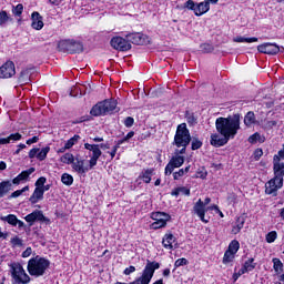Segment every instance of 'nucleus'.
Returning <instances> with one entry per match:
<instances>
[{
  "label": "nucleus",
  "instance_id": "nucleus-34",
  "mask_svg": "<svg viewBox=\"0 0 284 284\" xmlns=\"http://www.w3.org/2000/svg\"><path fill=\"white\" fill-rule=\"evenodd\" d=\"M74 155L72 153H65L60 158L61 163H65L67 165H72L74 163Z\"/></svg>",
  "mask_w": 284,
  "mask_h": 284
},
{
  "label": "nucleus",
  "instance_id": "nucleus-32",
  "mask_svg": "<svg viewBox=\"0 0 284 284\" xmlns=\"http://www.w3.org/2000/svg\"><path fill=\"white\" fill-rule=\"evenodd\" d=\"M234 43H256L258 38H245L243 36H236L233 38Z\"/></svg>",
  "mask_w": 284,
  "mask_h": 284
},
{
  "label": "nucleus",
  "instance_id": "nucleus-27",
  "mask_svg": "<svg viewBox=\"0 0 284 284\" xmlns=\"http://www.w3.org/2000/svg\"><path fill=\"white\" fill-rule=\"evenodd\" d=\"M29 201L32 205L39 203V201H43V190L36 187Z\"/></svg>",
  "mask_w": 284,
  "mask_h": 284
},
{
  "label": "nucleus",
  "instance_id": "nucleus-7",
  "mask_svg": "<svg viewBox=\"0 0 284 284\" xmlns=\"http://www.w3.org/2000/svg\"><path fill=\"white\" fill-rule=\"evenodd\" d=\"M111 48L114 50H120V52H128V50H132V43L128 38L122 37H113L110 41Z\"/></svg>",
  "mask_w": 284,
  "mask_h": 284
},
{
  "label": "nucleus",
  "instance_id": "nucleus-36",
  "mask_svg": "<svg viewBox=\"0 0 284 284\" xmlns=\"http://www.w3.org/2000/svg\"><path fill=\"white\" fill-rule=\"evenodd\" d=\"M244 225H245V220L239 217L236 225H234L232 229V234H239V232H241V230H243Z\"/></svg>",
  "mask_w": 284,
  "mask_h": 284
},
{
  "label": "nucleus",
  "instance_id": "nucleus-2",
  "mask_svg": "<svg viewBox=\"0 0 284 284\" xmlns=\"http://www.w3.org/2000/svg\"><path fill=\"white\" fill-rule=\"evenodd\" d=\"M48 267H50V260L37 255L29 260L27 271L30 276L39 278V276H43L45 274Z\"/></svg>",
  "mask_w": 284,
  "mask_h": 284
},
{
  "label": "nucleus",
  "instance_id": "nucleus-3",
  "mask_svg": "<svg viewBox=\"0 0 284 284\" xmlns=\"http://www.w3.org/2000/svg\"><path fill=\"white\" fill-rule=\"evenodd\" d=\"M159 267H161V264L158 262H148L140 277L133 282L122 284H150V281H152V277L154 276V272H156Z\"/></svg>",
  "mask_w": 284,
  "mask_h": 284
},
{
  "label": "nucleus",
  "instance_id": "nucleus-48",
  "mask_svg": "<svg viewBox=\"0 0 284 284\" xmlns=\"http://www.w3.org/2000/svg\"><path fill=\"white\" fill-rule=\"evenodd\" d=\"M276 125H278V121L270 120L264 123L263 128L264 130H273L274 128H276Z\"/></svg>",
  "mask_w": 284,
  "mask_h": 284
},
{
  "label": "nucleus",
  "instance_id": "nucleus-38",
  "mask_svg": "<svg viewBox=\"0 0 284 284\" xmlns=\"http://www.w3.org/2000/svg\"><path fill=\"white\" fill-rule=\"evenodd\" d=\"M240 247H241V244L239 243V241L233 240L230 243L227 251L232 252L233 254H236V252H239Z\"/></svg>",
  "mask_w": 284,
  "mask_h": 284
},
{
  "label": "nucleus",
  "instance_id": "nucleus-11",
  "mask_svg": "<svg viewBox=\"0 0 284 284\" xmlns=\"http://www.w3.org/2000/svg\"><path fill=\"white\" fill-rule=\"evenodd\" d=\"M184 163H185V158L181 155L173 156L165 166V170H164L165 176H169L170 174H172L175 168H181V165H183Z\"/></svg>",
  "mask_w": 284,
  "mask_h": 284
},
{
  "label": "nucleus",
  "instance_id": "nucleus-33",
  "mask_svg": "<svg viewBox=\"0 0 284 284\" xmlns=\"http://www.w3.org/2000/svg\"><path fill=\"white\" fill-rule=\"evenodd\" d=\"M31 71H32V69H24L21 71L20 78H19L20 83H28L30 81V72Z\"/></svg>",
  "mask_w": 284,
  "mask_h": 284
},
{
  "label": "nucleus",
  "instance_id": "nucleus-8",
  "mask_svg": "<svg viewBox=\"0 0 284 284\" xmlns=\"http://www.w3.org/2000/svg\"><path fill=\"white\" fill-rule=\"evenodd\" d=\"M281 187H283V179H278L274 175V178L271 179L265 184V194H270L271 196H276Z\"/></svg>",
  "mask_w": 284,
  "mask_h": 284
},
{
  "label": "nucleus",
  "instance_id": "nucleus-42",
  "mask_svg": "<svg viewBox=\"0 0 284 284\" xmlns=\"http://www.w3.org/2000/svg\"><path fill=\"white\" fill-rule=\"evenodd\" d=\"M61 181L63 183V185H72V183H74V178H72V175L64 173L61 176Z\"/></svg>",
  "mask_w": 284,
  "mask_h": 284
},
{
  "label": "nucleus",
  "instance_id": "nucleus-28",
  "mask_svg": "<svg viewBox=\"0 0 284 284\" xmlns=\"http://www.w3.org/2000/svg\"><path fill=\"white\" fill-rule=\"evenodd\" d=\"M92 116H103L105 115V109L103 106V102L97 103L90 111Z\"/></svg>",
  "mask_w": 284,
  "mask_h": 284
},
{
  "label": "nucleus",
  "instance_id": "nucleus-14",
  "mask_svg": "<svg viewBox=\"0 0 284 284\" xmlns=\"http://www.w3.org/2000/svg\"><path fill=\"white\" fill-rule=\"evenodd\" d=\"M205 212H207V207H205V204L199 200L193 206V213L199 216L202 223H210V220L205 219Z\"/></svg>",
  "mask_w": 284,
  "mask_h": 284
},
{
  "label": "nucleus",
  "instance_id": "nucleus-31",
  "mask_svg": "<svg viewBox=\"0 0 284 284\" xmlns=\"http://www.w3.org/2000/svg\"><path fill=\"white\" fill-rule=\"evenodd\" d=\"M254 123H256V115L254 114V112L248 111L244 116V124L246 125V128H252Z\"/></svg>",
  "mask_w": 284,
  "mask_h": 284
},
{
  "label": "nucleus",
  "instance_id": "nucleus-10",
  "mask_svg": "<svg viewBox=\"0 0 284 284\" xmlns=\"http://www.w3.org/2000/svg\"><path fill=\"white\" fill-rule=\"evenodd\" d=\"M152 219L155 221L152 224L153 230H160V227H165V225H168V221H170V214L164 212H155L152 213Z\"/></svg>",
  "mask_w": 284,
  "mask_h": 284
},
{
  "label": "nucleus",
  "instance_id": "nucleus-64",
  "mask_svg": "<svg viewBox=\"0 0 284 284\" xmlns=\"http://www.w3.org/2000/svg\"><path fill=\"white\" fill-rule=\"evenodd\" d=\"M179 194H181V187H178L171 192L172 196H179Z\"/></svg>",
  "mask_w": 284,
  "mask_h": 284
},
{
  "label": "nucleus",
  "instance_id": "nucleus-45",
  "mask_svg": "<svg viewBox=\"0 0 284 284\" xmlns=\"http://www.w3.org/2000/svg\"><path fill=\"white\" fill-rule=\"evenodd\" d=\"M244 270H246L247 272H252V270H254L256 267V263H254V258H248L244 265H243Z\"/></svg>",
  "mask_w": 284,
  "mask_h": 284
},
{
  "label": "nucleus",
  "instance_id": "nucleus-46",
  "mask_svg": "<svg viewBox=\"0 0 284 284\" xmlns=\"http://www.w3.org/2000/svg\"><path fill=\"white\" fill-rule=\"evenodd\" d=\"M200 50L204 54H207L210 52H214V47L210 43H203V44L200 45Z\"/></svg>",
  "mask_w": 284,
  "mask_h": 284
},
{
  "label": "nucleus",
  "instance_id": "nucleus-50",
  "mask_svg": "<svg viewBox=\"0 0 284 284\" xmlns=\"http://www.w3.org/2000/svg\"><path fill=\"white\" fill-rule=\"evenodd\" d=\"M186 121L189 125H196V118L194 116V113L186 112Z\"/></svg>",
  "mask_w": 284,
  "mask_h": 284
},
{
  "label": "nucleus",
  "instance_id": "nucleus-55",
  "mask_svg": "<svg viewBox=\"0 0 284 284\" xmlns=\"http://www.w3.org/2000/svg\"><path fill=\"white\" fill-rule=\"evenodd\" d=\"M124 125H125V128H132V125H134V118L128 116V118L124 120Z\"/></svg>",
  "mask_w": 284,
  "mask_h": 284
},
{
  "label": "nucleus",
  "instance_id": "nucleus-59",
  "mask_svg": "<svg viewBox=\"0 0 284 284\" xmlns=\"http://www.w3.org/2000/svg\"><path fill=\"white\" fill-rule=\"evenodd\" d=\"M133 272H136V267L134 266H129L124 270L125 276H130V274H133Z\"/></svg>",
  "mask_w": 284,
  "mask_h": 284
},
{
  "label": "nucleus",
  "instance_id": "nucleus-22",
  "mask_svg": "<svg viewBox=\"0 0 284 284\" xmlns=\"http://www.w3.org/2000/svg\"><path fill=\"white\" fill-rule=\"evenodd\" d=\"M33 172H34V168H30L26 171H22L17 178L12 180L11 183L13 185H20L22 181H28V179L30 178V174H33Z\"/></svg>",
  "mask_w": 284,
  "mask_h": 284
},
{
  "label": "nucleus",
  "instance_id": "nucleus-35",
  "mask_svg": "<svg viewBox=\"0 0 284 284\" xmlns=\"http://www.w3.org/2000/svg\"><path fill=\"white\" fill-rule=\"evenodd\" d=\"M81 140V136L80 135H74L73 138L69 139L67 142H65V149H71V148H74V145H77L79 143V141Z\"/></svg>",
  "mask_w": 284,
  "mask_h": 284
},
{
  "label": "nucleus",
  "instance_id": "nucleus-53",
  "mask_svg": "<svg viewBox=\"0 0 284 284\" xmlns=\"http://www.w3.org/2000/svg\"><path fill=\"white\" fill-rule=\"evenodd\" d=\"M9 143H14V141H21V133H12L8 136Z\"/></svg>",
  "mask_w": 284,
  "mask_h": 284
},
{
  "label": "nucleus",
  "instance_id": "nucleus-39",
  "mask_svg": "<svg viewBox=\"0 0 284 284\" xmlns=\"http://www.w3.org/2000/svg\"><path fill=\"white\" fill-rule=\"evenodd\" d=\"M273 267L276 274H281V272H283V262L276 257L273 258Z\"/></svg>",
  "mask_w": 284,
  "mask_h": 284
},
{
  "label": "nucleus",
  "instance_id": "nucleus-43",
  "mask_svg": "<svg viewBox=\"0 0 284 284\" xmlns=\"http://www.w3.org/2000/svg\"><path fill=\"white\" fill-rule=\"evenodd\" d=\"M48 152H50V146L43 148L42 150H39L37 159L39 161H45V158L48 156Z\"/></svg>",
  "mask_w": 284,
  "mask_h": 284
},
{
  "label": "nucleus",
  "instance_id": "nucleus-18",
  "mask_svg": "<svg viewBox=\"0 0 284 284\" xmlns=\"http://www.w3.org/2000/svg\"><path fill=\"white\" fill-rule=\"evenodd\" d=\"M273 161H274L273 170H274L275 178L283 179V176H284V163L278 162V161H281L278 155H274Z\"/></svg>",
  "mask_w": 284,
  "mask_h": 284
},
{
  "label": "nucleus",
  "instance_id": "nucleus-63",
  "mask_svg": "<svg viewBox=\"0 0 284 284\" xmlns=\"http://www.w3.org/2000/svg\"><path fill=\"white\" fill-rule=\"evenodd\" d=\"M39 141V136H33L27 140V145H32V143H37Z\"/></svg>",
  "mask_w": 284,
  "mask_h": 284
},
{
  "label": "nucleus",
  "instance_id": "nucleus-1",
  "mask_svg": "<svg viewBox=\"0 0 284 284\" xmlns=\"http://www.w3.org/2000/svg\"><path fill=\"white\" fill-rule=\"evenodd\" d=\"M215 128L221 136L234 139L241 130V114L236 113L227 118H217Z\"/></svg>",
  "mask_w": 284,
  "mask_h": 284
},
{
  "label": "nucleus",
  "instance_id": "nucleus-62",
  "mask_svg": "<svg viewBox=\"0 0 284 284\" xmlns=\"http://www.w3.org/2000/svg\"><path fill=\"white\" fill-rule=\"evenodd\" d=\"M254 154H255L256 161H258V159H261L263 156V150L257 149V150H255Z\"/></svg>",
  "mask_w": 284,
  "mask_h": 284
},
{
  "label": "nucleus",
  "instance_id": "nucleus-24",
  "mask_svg": "<svg viewBox=\"0 0 284 284\" xmlns=\"http://www.w3.org/2000/svg\"><path fill=\"white\" fill-rule=\"evenodd\" d=\"M176 242V237L172 233L165 234L162 240V245L165 250H173L174 243Z\"/></svg>",
  "mask_w": 284,
  "mask_h": 284
},
{
  "label": "nucleus",
  "instance_id": "nucleus-60",
  "mask_svg": "<svg viewBox=\"0 0 284 284\" xmlns=\"http://www.w3.org/2000/svg\"><path fill=\"white\" fill-rule=\"evenodd\" d=\"M32 254V247H27L24 252H22V258H28Z\"/></svg>",
  "mask_w": 284,
  "mask_h": 284
},
{
  "label": "nucleus",
  "instance_id": "nucleus-16",
  "mask_svg": "<svg viewBox=\"0 0 284 284\" xmlns=\"http://www.w3.org/2000/svg\"><path fill=\"white\" fill-rule=\"evenodd\" d=\"M71 165L72 170H74V172H77L78 174H85V172L90 170L88 166H85V161L79 158H74Z\"/></svg>",
  "mask_w": 284,
  "mask_h": 284
},
{
  "label": "nucleus",
  "instance_id": "nucleus-58",
  "mask_svg": "<svg viewBox=\"0 0 284 284\" xmlns=\"http://www.w3.org/2000/svg\"><path fill=\"white\" fill-rule=\"evenodd\" d=\"M39 154V149H31L29 152V159H37Z\"/></svg>",
  "mask_w": 284,
  "mask_h": 284
},
{
  "label": "nucleus",
  "instance_id": "nucleus-56",
  "mask_svg": "<svg viewBox=\"0 0 284 284\" xmlns=\"http://www.w3.org/2000/svg\"><path fill=\"white\" fill-rule=\"evenodd\" d=\"M45 181H47V179H45L44 176L39 178V179L37 180V182H36V187H42V186H44V185H45Z\"/></svg>",
  "mask_w": 284,
  "mask_h": 284
},
{
  "label": "nucleus",
  "instance_id": "nucleus-5",
  "mask_svg": "<svg viewBox=\"0 0 284 284\" xmlns=\"http://www.w3.org/2000/svg\"><path fill=\"white\" fill-rule=\"evenodd\" d=\"M11 277H12L13 284L30 283V275H28V273H26V270L19 263L11 264Z\"/></svg>",
  "mask_w": 284,
  "mask_h": 284
},
{
  "label": "nucleus",
  "instance_id": "nucleus-23",
  "mask_svg": "<svg viewBox=\"0 0 284 284\" xmlns=\"http://www.w3.org/2000/svg\"><path fill=\"white\" fill-rule=\"evenodd\" d=\"M154 176V169H144L136 181H143V183H150Z\"/></svg>",
  "mask_w": 284,
  "mask_h": 284
},
{
  "label": "nucleus",
  "instance_id": "nucleus-41",
  "mask_svg": "<svg viewBox=\"0 0 284 284\" xmlns=\"http://www.w3.org/2000/svg\"><path fill=\"white\" fill-rule=\"evenodd\" d=\"M202 146H203V142L199 140V138H191L192 150H201Z\"/></svg>",
  "mask_w": 284,
  "mask_h": 284
},
{
  "label": "nucleus",
  "instance_id": "nucleus-13",
  "mask_svg": "<svg viewBox=\"0 0 284 284\" xmlns=\"http://www.w3.org/2000/svg\"><path fill=\"white\" fill-rule=\"evenodd\" d=\"M14 74H17L14 62L7 61L2 67H0V79H11Z\"/></svg>",
  "mask_w": 284,
  "mask_h": 284
},
{
  "label": "nucleus",
  "instance_id": "nucleus-61",
  "mask_svg": "<svg viewBox=\"0 0 284 284\" xmlns=\"http://www.w3.org/2000/svg\"><path fill=\"white\" fill-rule=\"evenodd\" d=\"M180 194H183L184 196H190V189L185 186L180 187Z\"/></svg>",
  "mask_w": 284,
  "mask_h": 284
},
{
  "label": "nucleus",
  "instance_id": "nucleus-21",
  "mask_svg": "<svg viewBox=\"0 0 284 284\" xmlns=\"http://www.w3.org/2000/svg\"><path fill=\"white\" fill-rule=\"evenodd\" d=\"M31 28L33 30H43V17L39 12H33L31 14Z\"/></svg>",
  "mask_w": 284,
  "mask_h": 284
},
{
  "label": "nucleus",
  "instance_id": "nucleus-15",
  "mask_svg": "<svg viewBox=\"0 0 284 284\" xmlns=\"http://www.w3.org/2000/svg\"><path fill=\"white\" fill-rule=\"evenodd\" d=\"M257 50L263 54H278V52H281V47L276 43H264L260 44Z\"/></svg>",
  "mask_w": 284,
  "mask_h": 284
},
{
  "label": "nucleus",
  "instance_id": "nucleus-6",
  "mask_svg": "<svg viewBox=\"0 0 284 284\" xmlns=\"http://www.w3.org/2000/svg\"><path fill=\"white\" fill-rule=\"evenodd\" d=\"M60 52H69V54H77L83 52V43L74 40H62L58 43Z\"/></svg>",
  "mask_w": 284,
  "mask_h": 284
},
{
  "label": "nucleus",
  "instance_id": "nucleus-52",
  "mask_svg": "<svg viewBox=\"0 0 284 284\" xmlns=\"http://www.w3.org/2000/svg\"><path fill=\"white\" fill-rule=\"evenodd\" d=\"M276 237H277L276 231H272V232L266 234V242L267 243H274V241H276Z\"/></svg>",
  "mask_w": 284,
  "mask_h": 284
},
{
  "label": "nucleus",
  "instance_id": "nucleus-4",
  "mask_svg": "<svg viewBox=\"0 0 284 284\" xmlns=\"http://www.w3.org/2000/svg\"><path fill=\"white\" fill-rule=\"evenodd\" d=\"M190 141H192V136L190 135V130H187V124L181 123L176 129L174 143L176 148H187Z\"/></svg>",
  "mask_w": 284,
  "mask_h": 284
},
{
  "label": "nucleus",
  "instance_id": "nucleus-19",
  "mask_svg": "<svg viewBox=\"0 0 284 284\" xmlns=\"http://www.w3.org/2000/svg\"><path fill=\"white\" fill-rule=\"evenodd\" d=\"M24 220L29 225H34L36 221H45V216L42 211L36 210L32 213L28 214Z\"/></svg>",
  "mask_w": 284,
  "mask_h": 284
},
{
  "label": "nucleus",
  "instance_id": "nucleus-57",
  "mask_svg": "<svg viewBox=\"0 0 284 284\" xmlns=\"http://www.w3.org/2000/svg\"><path fill=\"white\" fill-rule=\"evenodd\" d=\"M185 8H187V10H193L194 12V10H196V4L194 3V1L189 0L185 2Z\"/></svg>",
  "mask_w": 284,
  "mask_h": 284
},
{
  "label": "nucleus",
  "instance_id": "nucleus-47",
  "mask_svg": "<svg viewBox=\"0 0 284 284\" xmlns=\"http://www.w3.org/2000/svg\"><path fill=\"white\" fill-rule=\"evenodd\" d=\"M235 253L226 251L224 253L223 263H232L234 261Z\"/></svg>",
  "mask_w": 284,
  "mask_h": 284
},
{
  "label": "nucleus",
  "instance_id": "nucleus-44",
  "mask_svg": "<svg viewBox=\"0 0 284 284\" xmlns=\"http://www.w3.org/2000/svg\"><path fill=\"white\" fill-rule=\"evenodd\" d=\"M11 12L14 17H21L23 14V4L13 6Z\"/></svg>",
  "mask_w": 284,
  "mask_h": 284
},
{
  "label": "nucleus",
  "instance_id": "nucleus-20",
  "mask_svg": "<svg viewBox=\"0 0 284 284\" xmlns=\"http://www.w3.org/2000/svg\"><path fill=\"white\" fill-rule=\"evenodd\" d=\"M230 139L227 136H221L216 133L211 135V145L213 148H223V145H227Z\"/></svg>",
  "mask_w": 284,
  "mask_h": 284
},
{
  "label": "nucleus",
  "instance_id": "nucleus-37",
  "mask_svg": "<svg viewBox=\"0 0 284 284\" xmlns=\"http://www.w3.org/2000/svg\"><path fill=\"white\" fill-rule=\"evenodd\" d=\"M187 172H190V165L186 166L185 169H180L179 172H174L173 173L174 181H179V179H181V176H185Z\"/></svg>",
  "mask_w": 284,
  "mask_h": 284
},
{
  "label": "nucleus",
  "instance_id": "nucleus-26",
  "mask_svg": "<svg viewBox=\"0 0 284 284\" xmlns=\"http://www.w3.org/2000/svg\"><path fill=\"white\" fill-rule=\"evenodd\" d=\"M104 108V114H112L116 110V100H104L102 101Z\"/></svg>",
  "mask_w": 284,
  "mask_h": 284
},
{
  "label": "nucleus",
  "instance_id": "nucleus-9",
  "mask_svg": "<svg viewBox=\"0 0 284 284\" xmlns=\"http://www.w3.org/2000/svg\"><path fill=\"white\" fill-rule=\"evenodd\" d=\"M84 148L85 150H89V152H92L91 159L89 161V168L90 170H92L97 165L99 159L101 158V154H102L101 149L99 144H90V143H85Z\"/></svg>",
  "mask_w": 284,
  "mask_h": 284
},
{
  "label": "nucleus",
  "instance_id": "nucleus-12",
  "mask_svg": "<svg viewBox=\"0 0 284 284\" xmlns=\"http://www.w3.org/2000/svg\"><path fill=\"white\" fill-rule=\"evenodd\" d=\"M126 39L134 45H148V43H150V38L143 33H130L126 34Z\"/></svg>",
  "mask_w": 284,
  "mask_h": 284
},
{
  "label": "nucleus",
  "instance_id": "nucleus-25",
  "mask_svg": "<svg viewBox=\"0 0 284 284\" xmlns=\"http://www.w3.org/2000/svg\"><path fill=\"white\" fill-rule=\"evenodd\" d=\"M210 11V2H206L205 0L203 2H200L199 4H196L195 9H194V13L196 17H201L203 14H205V12Z\"/></svg>",
  "mask_w": 284,
  "mask_h": 284
},
{
  "label": "nucleus",
  "instance_id": "nucleus-29",
  "mask_svg": "<svg viewBox=\"0 0 284 284\" xmlns=\"http://www.w3.org/2000/svg\"><path fill=\"white\" fill-rule=\"evenodd\" d=\"M10 190H12V182L10 180L2 181L0 183V199H3Z\"/></svg>",
  "mask_w": 284,
  "mask_h": 284
},
{
  "label": "nucleus",
  "instance_id": "nucleus-40",
  "mask_svg": "<svg viewBox=\"0 0 284 284\" xmlns=\"http://www.w3.org/2000/svg\"><path fill=\"white\" fill-rule=\"evenodd\" d=\"M256 141H260V143H263L265 141V138L261 136V133H258V132L252 134L248 138V143H256Z\"/></svg>",
  "mask_w": 284,
  "mask_h": 284
},
{
  "label": "nucleus",
  "instance_id": "nucleus-51",
  "mask_svg": "<svg viewBox=\"0 0 284 284\" xmlns=\"http://www.w3.org/2000/svg\"><path fill=\"white\" fill-rule=\"evenodd\" d=\"M11 244L13 247H21L23 246V240H21L19 236H14L11 239Z\"/></svg>",
  "mask_w": 284,
  "mask_h": 284
},
{
  "label": "nucleus",
  "instance_id": "nucleus-54",
  "mask_svg": "<svg viewBox=\"0 0 284 284\" xmlns=\"http://www.w3.org/2000/svg\"><path fill=\"white\" fill-rule=\"evenodd\" d=\"M175 267H183V265H187V260L185 257L179 258L174 263Z\"/></svg>",
  "mask_w": 284,
  "mask_h": 284
},
{
  "label": "nucleus",
  "instance_id": "nucleus-17",
  "mask_svg": "<svg viewBox=\"0 0 284 284\" xmlns=\"http://www.w3.org/2000/svg\"><path fill=\"white\" fill-rule=\"evenodd\" d=\"M0 220L3 221L4 223H8L9 225H12L13 227H23L26 223L23 221L17 219V215L14 214H9L6 216H0Z\"/></svg>",
  "mask_w": 284,
  "mask_h": 284
},
{
  "label": "nucleus",
  "instance_id": "nucleus-30",
  "mask_svg": "<svg viewBox=\"0 0 284 284\" xmlns=\"http://www.w3.org/2000/svg\"><path fill=\"white\" fill-rule=\"evenodd\" d=\"M13 19L11 14H8V11H0V27L3 28L8 26V23H12Z\"/></svg>",
  "mask_w": 284,
  "mask_h": 284
},
{
  "label": "nucleus",
  "instance_id": "nucleus-49",
  "mask_svg": "<svg viewBox=\"0 0 284 284\" xmlns=\"http://www.w3.org/2000/svg\"><path fill=\"white\" fill-rule=\"evenodd\" d=\"M30 190V186H24L22 190H17L13 193H11L10 199H19L23 192H28Z\"/></svg>",
  "mask_w": 284,
  "mask_h": 284
}]
</instances>
